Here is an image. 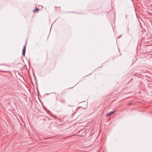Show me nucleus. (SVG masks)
<instances>
[{
	"mask_svg": "<svg viewBox=\"0 0 152 152\" xmlns=\"http://www.w3.org/2000/svg\"><path fill=\"white\" fill-rule=\"evenodd\" d=\"M68 90H67L66 89L63 90V91H62V92L61 93V95L62 96L64 95V94H65L68 92Z\"/></svg>",
	"mask_w": 152,
	"mask_h": 152,
	"instance_id": "7ed1b4c3",
	"label": "nucleus"
},
{
	"mask_svg": "<svg viewBox=\"0 0 152 152\" xmlns=\"http://www.w3.org/2000/svg\"><path fill=\"white\" fill-rule=\"evenodd\" d=\"M115 112V111H112L111 112H110V113H107L106 114V116H107L110 115H112V114H113V113H114Z\"/></svg>",
	"mask_w": 152,
	"mask_h": 152,
	"instance_id": "20e7f679",
	"label": "nucleus"
},
{
	"mask_svg": "<svg viewBox=\"0 0 152 152\" xmlns=\"http://www.w3.org/2000/svg\"><path fill=\"white\" fill-rule=\"evenodd\" d=\"M27 43V42L26 41V43L25 45L23 46V48L22 51V55L23 56H25V52H26V46Z\"/></svg>",
	"mask_w": 152,
	"mask_h": 152,
	"instance_id": "f03ea898",
	"label": "nucleus"
},
{
	"mask_svg": "<svg viewBox=\"0 0 152 152\" xmlns=\"http://www.w3.org/2000/svg\"><path fill=\"white\" fill-rule=\"evenodd\" d=\"M53 93H54V94H56V92Z\"/></svg>",
	"mask_w": 152,
	"mask_h": 152,
	"instance_id": "0eeeda50",
	"label": "nucleus"
},
{
	"mask_svg": "<svg viewBox=\"0 0 152 152\" xmlns=\"http://www.w3.org/2000/svg\"><path fill=\"white\" fill-rule=\"evenodd\" d=\"M55 118H56V117H55Z\"/></svg>",
	"mask_w": 152,
	"mask_h": 152,
	"instance_id": "9b49d317",
	"label": "nucleus"
},
{
	"mask_svg": "<svg viewBox=\"0 0 152 152\" xmlns=\"http://www.w3.org/2000/svg\"><path fill=\"white\" fill-rule=\"evenodd\" d=\"M55 118H56V117H55Z\"/></svg>",
	"mask_w": 152,
	"mask_h": 152,
	"instance_id": "f8f14e48",
	"label": "nucleus"
},
{
	"mask_svg": "<svg viewBox=\"0 0 152 152\" xmlns=\"http://www.w3.org/2000/svg\"><path fill=\"white\" fill-rule=\"evenodd\" d=\"M56 100L63 104H65L66 102L65 99L63 97L60 96L58 97H56Z\"/></svg>",
	"mask_w": 152,
	"mask_h": 152,
	"instance_id": "f257e3e1",
	"label": "nucleus"
},
{
	"mask_svg": "<svg viewBox=\"0 0 152 152\" xmlns=\"http://www.w3.org/2000/svg\"><path fill=\"white\" fill-rule=\"evenodd\" d=\"M39 10V9L37 8L36 7L35 9L33 10V12L34 13L37 12Z\"/></svg>",
	"mask_w": 152,
	"mask_h": 152,
	"instance_id": "39448f33",
	"label": "nucleus"
},
{
	"mask_svg": "<svg viewBox=\"0 0 152 152\" xmlns=\"http://www.w3.org/2000/svg\"><path fill=\"white\" fill-rule=\"evenodd\" d=\"M120 37H118V38H120Z\"/></svg>",
	"mask_w": 152,
	"mask_h": 152,
	"instance_id": "1a4fd4ad",
	"label": "nucleus"
},
{
	"mask_svg": "<svg viewBox=\"0 0 152 152\" xmlns=\"http://www.w3.org/2000/svg\"><path fill=\"white\" fill-rule=\"evenodd\" d=\"M132 104V103H129L127 104V105H131V104Z\"/></svg>",
	"mask_w": 152,
	"mask_h": 152,
	"instance_id": "423d86ee",
	"label": "nucleus"
},
{
	"mask_svg": "<svg viewBox=\"0 0 152 152\" xmlns=\"http://www.w3.org/2000/svg\"><path fill=\"white\" fill-rule=\"evenodd\" d=\"M33 75H34V77H35V75H34V74H33Z\"/></svg>",
	"mask_w": 152,
	"mask_h": 152,
	"instance_id": "6e6552de",
	"label": "nucleus"
},
{
	"mask_svg": "<svg viewBox=\"0 0 152 152\" xmlns=\"http://www.w3.org/2000/svg\"><path fill=\"white\" fill-rule=\"evenodd\" d=\"M58 120H59V121H60V118H58Z\"/></svg>",
	"mask_w": 152,
	"mask_h": 152,
	"instance_id": "9d476101",
	"label": "nucleus"
}]
</instances>
